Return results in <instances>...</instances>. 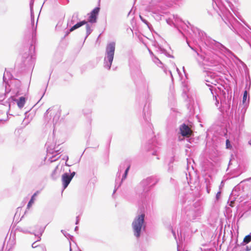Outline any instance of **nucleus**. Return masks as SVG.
Listing matches in <instances>:
<instances>
[{
	"label": "nucleus",
	"mask_w": 251,
	"mask_h": 251,
	"mask_svg": "<svg viewBox=\"0 0 251 251\" xmlns=\"http://www.w3.org/2000/svg\"><path fill=\"white\" fill-rule=\"evenodd\" d=\"M30 12L31 23L30 25L28 27V30L30 34L31 40L28 54L25 53L23 56V63L29 71L31 70L32 71L35 60L34 53L36 43V36L38 20H37L36 24H35L34 12Z\"/></svg>",
	"instance_id": "f257e3e1"
},
{
	"label": "nucleus",
	"mask_w": 251,
	"mask_h": 251,
	"mask_svg": "<svg viewBox=\"0 0 251 251\" xmlns=\"http://www.w3.org/2000/svg\"><path fill=\"white\" fill-rule=\"evenodd\" d=\"M129 200L138 206V216L132 223L134 235L138 240L141 235V182L134 187Z\"/></svg>",
	"instance_id": "f03ea898"
},
{
	"label": "nucleus",
	"mask_w": 251,
	"mask_h": 251,
	"mask_svg": "<svg viewBox=\"0 0 251 251\" xmlns=\"http://www.w3.org/2000/svg\"><path fill=\"white\" fill-rule=\"evenodd\" d=\"M196 59L199 65L216 66L221 63V58L213 53H206L204 56L197 52Z\"/></svg>",
	"instance_id": "7ed1b4c3"
},
{
	"label": "nucleus",
	"mask_w": 251,
	"mask_h": 251,
	"mask_svg": "<svg viewBox=\"0 0 251 251\" xmlns=\"http://www.w3.org/2000/svg\"><path fill=\"white\" fill-rule=\"evenodd\" d=\"M219 77L211 73L207 74L205 76V80L207 82L206 85L209 87V90L213 96V100H215V105L217 106L219 104L218 95L220 92L219 88L216 87V85L218 83Z\"/></svg>",
	"instance_id": "20e7f679"
},
{
	"label": "nucleus",
	"mask_w": 251,
	"mask_h": 251,
	"mask_svg": "<svg viewBox=\"0 0 251 251\" xmlns=\"http://www.w3.org/2000/svg\"><path fill=\"white\" fill-rule=\"evenodd\" d=\"M248 93L247 90L244 92L243 100L238 107L236 116V120L237 124L240 126L243 125L244 122L245 114L249 104V97H248Z\"/></svg>",
	"instance_id": "39448f33"
},
{
	"label": "nucleus",
	"mask_w": 251,
	"mask_h": 251,
	"mask_svg": "<svg viewBox=\"0 0 251 251\" xmlns=\"http://www.w3.org/2000/svg\"><path fill=\"white\" fill-rule=\"evenodd\" d=\"M9 80H10V83L12 85H14L17 89V93H19L21 86V81L19 79L14 78L11 73L7 71L5 69L3 75V82L5 84V92L7 93H9L10 91V89L9 88L10 85L9 84Z\"/></svg>",
	"instance_id": "423d86ee"
},
{
	"label": "nucleus",
	"mask_w": 251,
	"mask_h": 251,
	"mask_svg": "<svg viewBox=\"0 0 251 251\" xmlns=\"http://www.w3.org/2000/svg\"><path fill=\"white\" fill-rule=\"evenodd\" d=\"M116 43L111 42L108 43L105 48V54L104 58L103 67L105 69L109 70L113 61Z\"/></svg>",
	"instance_id": "0eeeda50"
},
{
	"label": "nucleus",
	"mask_w": 251,
	"mask_h": 251,
	"mask_svg": "<svg viewBox=\"0 0 251 251\" xmlns=\"http://www.w3.org/2000/svg\"><path fill=\"white\" fill-rule=\"evenodd\" d=\"M212 6L214 10L218 14L220 17L222 18L223 20H224V19H223L222 17V15L223 17H226L227 19V21L232 25H234L235 19L229 11L225 9V8L222 5L221 1L220 0V6H217L215 2L213 0H212Z\"/></svg>",
	"instance_id": "6e6552de"
},
{
	"label": "nucleus",
	"mask_w": 251,
	"mask_h": 251,
	"mask_svg": "<svg viewBox=\"0 0 251 251\" xmlns=\"http://www.w3.org/2000/svg\"><path fill=\"white\" fill-rule=\"evenodd\" d=\"M56 141L54 140V132L51 137L48 138L47 142L46 143V147H47V151L48 153L53 154L56 153L55 155H53L51 159L56 156V154H59L60 150L57 149V147L56 146Z\"/></svg>",
	"instance_id": "1a4fd4ad"
},
{
	"label": "nucleus",
	"mask_w": 251,
	"mask_h": 251,
	"mask_svg": "<svg viewBox=\"0 0 251 251\" xmlns=\"http://www.w3.org/2000/svg\"><path fill=\"white\" fill-rule=\"evenodd\" d=\"M206 45L210 46L211 48L214 49H220L222 51L228 53V54H231V52L226 49L224 46H223L220 43L217 42L214 40H210L207 43L205 42Z\"/></svg>",
	"instance_id": "9d476101"
},
{
	"label": "nucleus",
	"mask_w": 251,
	"mask_h": 251,
	"mask_svg": "<svg viewBox=\"0 0 251 251\" xmlns=\"http://www.w3.org/2000/svg\"><path fill=\"white\" fill-rule=\"evenodd\" d=\"M50 112V115H52L53 116L52 123L53 125H55L58 120H59L61 112L58 108L55 107H52L49 108L45 113L44 116L46 117L47 116V114Z\"/></svg>",
	"instance_id": "9b49d317"
},
{
	"label": "nucleus",
	"mask_w": 251,
	"mask_h": 251,
	"mask_svg": "<svg viewBox=\"0 0 251 251\" xmlns=\"http://www.w3.org/2000/svg\"><path fill=\"white\" fill-rule=\"evenodd\" d=\"M144 48L145 49L148 50L150 53L151 54V59L152 61L154 62L155 64H156L158 67L159 68L162 69L165 72L166 74H167V71L166 70V68H164V64L163 63L160 61V60L156 56H154L153 54V53L151 51V50L148 48L146 44L144 45Z\"/></svg>",
	"instance_id": "f8f14e48"
},
{
	"label": "nucleus",
	"mask_w": 251,
	"mask_h": 251,
	"mask_svg": "<svg viewBox=\"0 0 251 251\" xmlns=\"http://www.w3.org/2000/svg\"><path fill=\"white\" fill-rule=\"evenodd\" d=\"M100 10L99 7H96L93 9L89 14L88 22L91 24L96 23L97 21L98 15Z\"/></svg>",
	"instance_id": "ddd939ff"
},
{
	"label": "nucleus",
	"mask_w": 251,
	"mask_h": 251,
	"mask_svg": "<svg viewBox=\"0 0 251 251\" xmlns=\"http://www.w3.org/2000/svg\"><path fill=\"white\" fill-rule=\"evenodd\" d=\"M167 24L171 26L174 25L176 27L179 25L180 23H182V21L180 18H179L177 15H172L171 17L166 19Z\"/></svg>",
	"instance_id": "4468645a"
},
{
	"label": "nucleus",
	"mask_w": 251,
	"mask_h": 251,
	"mask_svg": "<svg viewBox=\"0 0 251 251\" xmlns=\"http://www.w3.org/2000/svg\"><path fill=\"white\" fill-rule=\"evenodd\" d=\"M156 183L157 180L156 178L153 177H148L147 179L142 182V184H143L145 186L144 190L145 191H148L150 187L153 186Z\"/></svg>",
	"instance_id": "2eb2a0df"
},
{
	"label": "nucleus",
	"mask_w": 251,
	"mask_h": 251,
	"mask_svg": "<svg viewBox=\"0 0 251 251\" xmlns=\"http://www.w3.org/2000/svg\"><path fill=\"white\" fill-rule=\"evenodd\" d=\"M201 211L200 208L192 209L189 211L187 214L190 220H194L201 216Z\"/></svg>",
	"instance_id": "dca6fc26"
},
{
	"label": "nucleus",
	"mask_w": 251,
	"mask_h": 251,
	"mask_svg": "<svg viewBox=\"0 0 251 251\" xmlns=\"http://www.w3.org/2000/svg\"><path fill=\"white\" fill-rule=\"evenodd\" d=\"M71 180L72 179L70 176L69 174L65 173L62 175V181L63 184V191L68 187Z\"/></svg>",
	"instance_id": "f3484780"
},
{
	"label": "nucleus",
	"mask_w": 251,
	"mask_h": 251,
	"mask_svg": "<svg viewBox=\"0 0 251 251\" xmlns=\"http://www.w3.org/2000/svg\"><path fill=\"white\" fill-rule=\"evenodd\" d=\"M180 133L183 136H188L191 133L190 127L185 124L181 125L179 127Z\"/></svg>",
	"instance_id": "a211bd4d"
},
{
	"label": "nucleus",
	"mask_w": 251,
	"mask_h": 251,
	"mask_svg": "<svg viewBox=\"0 0 251 251\" xmlns=\"http://www.w3.org/2000/svg\"><path fill=\"white\" fill-rule=\"evenodd\" d=\"M130 67L131 68V76L134 81V83L136 86H137L138 81L136 79V78L138 75L140 74V71L139 69H136L133 68L131 65L130 64Z\"/></svg>",
	"instance_id": "6ab92c4d"
},
{
	"label": "nucleus",
	"mask_w": 251,
	"mask_h": 251,
	"mask_svg": "<svg viewBox=\"0 0 251 251\" xmlns=\"http://www.w3.org/2000/svg\"><path fill=\"white\" fill-rule=\"evenodd\" d=\"M192 30L193 31V32L196 34V38L194 39V40L196 42H197V39L198 40H200L201 41H203V40H204V33L202 31L200 30L197 28H194Z\"/></svg>",
	"instance_id": "aec40b11"
},
{
	"label": "nucleus",
	"mask_w": 251,
	"mask_h": 251,
	"mask_svg": "<svg viewBox=\"0 0 251 251\" xmlns=\"http://www.w3.org/2000/svg\"><path fill=\"white\" fill-rule=\"evenodd\" d=\"M45 228H46V226L44 227H40L39 228L38 231L31 232V234H34L35 236L38 237L37 241H39L41 239V236L42 235L43 233H44Z\"/></svg>",
	"instance_id": "412c9836"
},
{
	"label": "nucleus",
	"mask_w": 251,
	"mask_h": 251,
	"mask_svg": "<svg viewBox=\"0 0 251 251\" xmlns=\"http://www.w3.org/2000/svg\"><path fill=\"white\" fill-rule=\"evenodd\" d=\"M26 99L24 97H20L18 100H14L17 102V105L20 108H23L25 103Z\"/></svg>",
	"instance_id": "4be33fe9"
},
{
	"label": "nucleus",
	"mask_w": 251,
	"mask_h": 251,
	"mask_svg": "<svg viewBox=\"0 0 251 251\" xmlns=\"http://www.w3.org/2000/svg\"><path fill=\"white\" fill-rule=\"evenodd\" d=\"M86 24L87 22L85 20H82L77 22L70 28V31H73L74 30L78 28L79 27L82 26L83 25H85Z\"/></svg>",
	"instance_id": "5701e85b"
},
{
	"label": "nucleus",
	"mask_w": 251,
	"mask_h": 251,
	"mask_svg": "<svg viewBox=\"0 0 251 251\" xmlns=\"http://www.w3.org/2000/svg\"><path fill=\"white\" fill-rule=\"evenodd\" d=\"M130 165H128L127 167L126 168L124 173L123 175L122 178L121 179H120V182L117 186V188H119L121 186L124 180H125L127 176L128 173V172H129V170L130 169Z\"/></svg>",
	"instance_id": "b1692460"
},
{
	"label": "nucleus",
	"mask_w": 251,
	"mask_h": 251,
	"mask_svg": "<svg viewBox=\"0 0 251 251\" xmlns=\"http://www.w3.org/2000/svg\"><path fill=\"white\" fill-rule=\"evenodd\" d=\"M156 51L158 52L160 54H163L165 56H168L169 57H173V56L171 55H170L167 50L164 49V48H162L160 46H158L156 47Z\"/></svg>",
	"instance_id": "393cba45"
},
{
	"label": "nucleus",
	"mask_w": 251,
	"mask_h": 251,
	"mask_svg": "<svg viewBox=\"0 0 251 251\" xmlns=\"http://www.w3.org/2000/svg\"><path fill=\"white\" fill-rule=\"evenodd\" d=\"M121 172H122V171H119V170H118V171L116 175V179H115V189L113 191V194L114 193H115V192L118 189V188H117V186H118V185L120 182V179H121L120 176H121Z\"/></svg>",
	"instance_id": "a878e982"
},
{
	"label": "nucleus",
	"mask_w": 251,
	"mask_h": 251,
	"mask_svg": "<svg viewBox=\"0 0 251 251\" xmlns=\"http://www.w3.org/2000/svg\"><path fill=\"white\" fill-rule=\"evenodd\" d=\"M144 87L145 89H146V91L145 92L144 95L146 99H147V102H149L150 104L151 101V98H150V95L148 90V85L146 84H144Z\"/></svg>",
	"instance_id": "bb28decb"
},
{
	"label": "nucleus",
	"mask_w": 251,
	"mask_h": 251,
	"mask_svg": "<svg viewBox=\"0 0 251 251\" xmlns=\"http://www.w3.org/2000/svg\"><path fill=\"white\" fill-rule=\"evenodd\" d=\"M86 25V34L84 38V40L83 43H84L86 38L88 37V36L92 33L93 30L91 29V25L90 24L87 23Z\"/></svg>",
	"instance_id": "cd10ccee"
},
{
	"label": "nucleus",
	"mask_w": 251,
	"mask_h": 251,
	"mask_svg": "<svg viewBox=\"0 0 251 251\" xmlns=\"http://www.w3.org/2000/svg\"><path fill=\"white\" fill-rule=\"evenodd\" d=\"M38 192H35L31 197L30 200L29 201L27 205V209H29L30 207L32 206L33 203L34 202L35 197L37 195Z\"/></svg>",
	"instance_id": "c85d7f7f"
},
{
	"label": "nucleus",
	"mask_w": 251,
	"mask_h": 251,
	"mask_svg": "<svg viewBox=\"0 0 251 251\" xmlns=\"http://www.w3.org/2000/svg\"><path fill=\"white\" fill-rule=\"evenodd\" d=\"M180 4L181 2L179 0H173L171 2H169L167 4V6L168 7H172L175 6V5H179Z\"/></svg>",
	"instance_id": "c756f323"
},
{
	"label": "nucleus",
	"mask_w": 251,
	"mask_h": 251,
	"mask_svg": "<svg viewBox=\"0 0 251 251\" xmlns=\"http://www.w3.org/2000/svg\"><path fill=\"white\" fill-rule=\"evenodd\" d=\"M128 165H130L127 161H124L121 163L119 166L118 170L119 171H123L125 167H127Z\"/></svg>",
	"instance_id": "7c9ffc66"
},
{
	"label": "nucleus",
	"mask_w": 251,
	"mask_h": 251,
	"mask_svg": "<svg viewBox=\"0 0 251 251\" xmlns=\"http://www.w3.org/2000/svg\"><path fill=\"white\" fill-rule=\"evenodd\" d=\"M57 167H56L54 169V170L53 171V172H52L51 175V177L52 179L54 180L57 179L59 177V175L57 174Z\"/></svg>",
	"instance_id": "2f4dec72"
},
{
	"label": "nucleus",
	"mask_w": 251,
	"mask_h": 251,
	"mask_svg": "<svg viewBox=\"0 0 251 251\" xmlns=\"http://www.w3.org/2000/svg\"><path fill=\"white\" fill-rule=\"evenodd\" d=\"M134 37H137L140 42L141 41V32L138 30H134V32L132 31Z\"/></svg>",
	"instance_id": "473e14b6"
},
{
	"label": "nucleus",
	"mask_w": 251,
	"mask_h": 251,
	"mask_svg": "<svg viewBox=\"0 0 251 251\" xmlns=\"http://www.w3.org/2000/svg\"><path fill=\"white\" fill-rule=\"evenodd\" d=\"M251 241V234L246 236L243 240V245L249 243Z\"/></svg>",
	"instance_id": "72a5a7b5"
},
{
	"label": "nucleus",
	"mask_w": 251,
	"mask_h": 251,
	"mask_svg": "<svg viewBox=\"0 0 251 251\" xmlns=\"http://www.w3.org/2000/svg\"><path fill=\"white\" fill-rule=\"evenodd\" d=\"M61 232L64 235V236L67 237H73V236L71 235L69 233H67L66 231H65L64 230H61Z\"/></svg>",
	"instance_id": "f704fd0d"
},
{
	"label": "nucleus",
	"mask_w": 251,
	"mask_h": 251,
	"mask_svg": "<svg viewBox=\"0 0 251 251\" xmlns=\"http://www.w3.org/2000/svg\"><path fill=\"white\" fill-rule=\"evenodd\" d=\"M142 21V22L144 23L147 27L151 30V25L146 20L143 19V18Z\"/></svg>",
	"instance_id": "c9c22d12"
},
{
	"label": "nucleus",
	"mask_w": 251,
	"mask_h": 251,
	"mask_svg": "<svg viewBox=\"0 0 251 251\" xmlns=\"http://www.w3.org/2000/svg\"><path fill=\"white\" fill-rule=\"evenodd\" d=\"M33 3L34 0H30L29 6H30V11H33Z\"/></svg>",
	"instance_id": "e433bc0d"
},
{
	"label": "nucleus",
	"mask_w": 251,
	"mask_h": 251,
	"mask_svg": "<svg viewBox=\"0 0 251 251\" xmlns=\"http://www.w3.org/2000/svg\"><path fill=\"white\" fill-rule=\"evenodd\" d=\"M136 102L138 104V106H140V96H137L136 98Z\"/></svg>",
	"instance_id": "4c0bfd02"
},
{
	"label": "nucleus",
	"mask_w": 251,
	"mask_h": 251,
	"mask_svg": "<svg viewBox=\"0 0 251 251\" xmlns=\"http://www.w3.org/2000/svg\"><path fill=\"white\" fill-rule=\"evenodd\" d=\"M73 19H75V20H77L78 19V13L75 12L74 13L73 16Z\"/></svg>",
	"instance_id": "58836bf2"
},
{
	"label": "nucleus",
	"mask_w": 251,
	"mask_h": 251,
	"mask_svg": "<svg viewBox=\"0 0 251 251\" xmlns=\"http://www.w3.org/2000/svg\"><path fill=\"white\" fill-rule=\"evenodd\" d=\"M6 94H8L7 93H6L5 92L4 94L3 93H0V100H2V101L3 100L5 99V95Z\"/></svg>",
	"instance_id": "ea45409f"
},
{
	"label": "nucleus",
	"mask_w": 251,
	"mask_h": 251,
	"mask_svg": "<svg viewBox=\"0 0 251 251\" xmlns=\"http://www.w3.org/2000/svg\"><path fill=\"white\" fill-rule=\"evenodd\" d=\"M144 218V215L142 214V230H145V225Z\"/></svg>",
	"instance_id": "a19ab883"
},
{
	"label": "nucleus",
	"mask_w": 251,
	"mask_h": 251,
	"mask_svg": "<svg viewBox=\"0 0 251 251\" xmlns=\"http://www.w3.org/2000/svg\"><path fill=\"white\" fill-rule=\"evenodd\" d=\"M226 148H227V149H229L231 147L230 144V142H229V140H228V139H227L226 140Z\"/></svg>",
	"instance_id": "79ce46f5"
},
{
	"label": "nucleus",
	"mask_w": 251,
	"mask_h": 251,
	"mask_svg": "<svg viewBox=\"0 0 251 251\" xmlns=\"http://www.w3.org/2000/svg\"><path fill=\"white\" fill-rule=\"evenodd\" d=\"M75 21H76L75 20V19H72V20L70 21H68V23H67V25H73L74 23H75Z\"/></svg>",
	"instance_id": "37998d69"
},
{
	"label": "nucleus",
	"mask_w": 251,
	"mask_h": 251,
	"mask_svg": "<svg viewBox=\"0 0 251 251\" xmlns=\"http://www.w3.org/2000/svg\"><path fill=\"white\" fill-rule=\"evenodd\" d=\"M50 77H49V78L48 81V82H47V84H46V86L45 89V90H44V92H43V95H42V98L44 96V95H45V93H46V90H47V87H48V86L49 81V80H50Z\"/></svg>",
	"instance_id": "c03bdc74"
},
{
	"label": "nucleus",
	"mask_w": 251,
	"mask_h": 251,
	"mask_svg": "<svg viewBox=\"0 0 251 251\" xmlns=\"http://www.w3.org/2000/svg\"><path fill=\"white\" fill-rule=\"evenodd\" d=\"M40 167L39 165H33L32 166H31V169L32 170H37L38 168H39Z\"/></svg>",
	"instance_id": "a18cd8bd"
},
{
	"label": "nucleus",
	"mask_w": 251,
	"mask_h": 251,
	"mask_svg": "<svg viewBox=\"0 0 251 251\" xmlns=\"http://www.w3.org/2000/svg\"><path fill=\"white\" fill-rule=\"evenodd\" d=\"M71 31H70V29L69 30H67L66 32H65V34L63 37V38H65L67 36H68L70 33L71 32Z\"/></svg>",
	"instance_id": "49530a36"
},
{
	"label": "nucleus",
	"mask_w": 251,
	"mask_h": 251,
	"mask_svg": "<svg viewBox=\"0 0 251 251\" xmlns=\"http://www.w3.org/2000/svg\"><path fill=\"white\" fill-rule=\"evenodd\" d=\"M75 172H73L72 173H71L70 174V177H71L72 179H73V178L74 177V176H75Z\"/></svg>",
	"instance_id": "de8ad7c7"
},
{
	"label": "nucleus",
	"mask_w": 251,
	"mask_h": 251,
	"mask_svg": "<svg viewBox=\"0 0 251 251\" xmlns=\"http://www.w3.org/2000/svg\"><path fill=\"white\" fill-rule=\"evenodd\" d=\"M40 248L41 249V251H46V247L44 246H40Z\"/></svg>",
	"instance_id": "09e8293b"
},
{
	"label": "nucleus",
	"mask_w": 251,
	"mask_h": 251,
	"mask_svg": "<svg viewBox=\"0 0 251 251\" xmlns=\"http://www.w3.org/2000/svg\"><path fill=\"white\" fill-rule=\"evenodd\" d=\"M37 242V240H36L35 242H34L33 243H32V247L33 248H36V247H37L38 246V245H35V244H36V243Z\"/></svg>",
	"instance_id": "8fccbe9b"
},
{
	"label": "nucleus",
	"mask_w": 251,
	"mask_h": 251,
	"mask_svg": "<svg viewBox=\"0 0 251 251\" xmlns=\"http://www.w3.org/2000/svg\"><path fill=\"white\" fill-rule=\"evenodd\" d=\"M79 222V216H78L76 217V221H75V225L78 224Z\"/></svg>",
	"instance_id": "3c124183"
},
{
	"label": "nucleus",
	"mask_w": 251,
	"mask_h": 251,
	"mask_svg": "<svg viewBox=\"0 0 251 251\" xmlns=\"http://www.w3.org/2000/svg\"><path fill=\"white\" fill-rule=\"evenodd\" d=\"M220 195H221V192H220V191H219V192L217 193V194H216V199H217V200H218V199H219V197H220Z\"/></svg>",
	"instance_id": "603ef678"
},
{
	"label": "nucleus",
	"mask_w": 251,
	"mask_h": 251,
	"mask_svg": "<svg viewBox=\"0 0 251 251\" xmlns=\"http://www.w3.org/2000/svg\"><path fill=\"white\" fill-rule=\"evenodd\" d=\"M31 73H30V75H29V83H28V87L29 86V84H30V80H31Z\"/></svg>",
	"instance_id": "864d4df0"
},
{
	"label": "nucleus",
	"mask_w": 251,
	"mask_h": 251,
	"mask_svg": "<svg viewBox=\"0 0 251 251\" xmlns=\"http://www.w3.org/2000/svg\"><path fill=\"white\" fill-rule=\"evenodd\" d=\"M140 245H141V243L140 242L138 241L136 246L140 247Z\"/></svg>",
	"instance_id": "5fc2aeb1"
},
{
	"label": "nucleus",
	"mask_w": 251,
	"mask_h": 251,
	"mask_svg": "<svg viewBox=\"0 0 251 251\" xmlns=\"http://www.w3.org/2000/svg\"><path fill=\"white\" fill-rule=\"evenodd\" d=\"M172 233H173V235H174V236L175 237V238H176V233H175V232L173 231V230H172Z\"/></svg>",
	"instance_id": "6e6d98bb"
},
{
	"label": "nucleus",
	"mask_w": 251,
	"mask_h": 251,
	"mask_svg": "<svg viewBox=\"0 0 251 251\" xmlns=\"http://www.w3.org/2000/svg\"><path fill=\"white\" fill-rule=\"evenodd\" d=\"M78 230V226H75V231H77V230Z\"/></svg>",
	"instance_id": "4d7b16f0"
},
{
	"label": "nucleus",
	"mask_w": 251,
	"mask_h": 251,
	"mask_svg": "<svg viewBox=\"0 0 251 251\" xmlns=\"http://www.w3.org/2000/svg\"><path fill=\"white\" fill-rule=\"evenodd\" d=\"M20 231H22V232H24V233H26V232H27L26 230H23V229H20Z\"/></svg>",
	"instance_id": "13d9d810"
},
{
	"label": "nucleus",
	"mask_w": 251,
	"mask_h": 251,
	"mask_svg": "<svg viewBox=\"0 0 251 251\" xmlns=\"http://www.w3.org/2000/svg\"><path fill=\"white\" fill-rule=\"evenodd\" d=\"M6 120H3V119H0V123L1 122H5Z\"/></svg>",
	"instance_id": "bf43d9fd"
},
{
	"label": "nucleus",
	"mask_w": 251,
	"mask_h": 251,
	"mask_svg": "<svg viewBox=\"0 0 251 251\" xmlns=\"http://www.w3.org/2000/svg\"><path fill=\"white\" fill-rule=\"evenodd\" d=\"M248 143L251 146V139L249 141Z\"/></svg>",
	"instance_id": "052dcab7"
},
{
	"label": "nucleus",
	"mask_w": 251,
	"mask_h": 251,
	"mask_svg": "<svg viewBox=\"0 0 251 251\" xmlns=\"http://www.w3.org/2000/svg\"><path fill=\"white\" fill-rule=\"evenodd\" d=\"M169 74H170V75H171V77H173V75H172V72H171V71H169Z\"/></svg>",
	"instance_id": "680f3d73"
},
{
	"label": "nucleus",
	"mask_w": 251,
	"mask_h": 251,
	"mask_svg": "<svg viewBox=\"0 0 251 251\" xmlns=\"http://www.w3.org/2000/svg\"><path fill=\"white\" fill-rule=\"evenodd\" d=\"M139 18H140V19H141L142 16H141V14L140 13L139 14Z\"/></svg>",
	"instance_id": "e2e57ef3"
},
{
	"label": "nucleus",
	"mask_w": 251,
	"mask_h": 251,
	"mask_svg": "<svg viewBox=\"0 0 251 251\" xmlns=\"http://www.w3.org/2000/svg\"><path fill=\"white\" fill-rule=\"evenodd\" d=\"M2 100H0V104H2Z\"/></svg>",
	"instance_id": "0e129e2a"
},
{
	"label": "nucleus",
	"mask_w": 251,
	"mask_h": 251,
	"mask_svg": "<svg viewBox=\"0 0 251 251\" xmlns=\"http://www.w3.org/2000/svg\"><path fill=\"white\" fill-rule=\"evenodd\" d=\"M70 251H72V248H71V247H70Z\"/></svg>",
	"instance_id": "69168bd1"
},
{
	"label": "nucleus",
	"mask_w": 251,
	"mask_h": 251,
	"mask_svg": "<svg viewBox=\"0 0 251 251\" xmlns=\"http://www.w3.org/2000/svg\"><path fill=\"white\" fill-rule=\"evenodd\" d=\"M176 70H177V71L178 72H179V70H178V68H176Z\"/></svg>",
	"instance_id": "338daca9"
},
{
	"label": "nucleus",
	"mask_w": 251,
	"mask_h": 251,
	"mask_svg": "<svg viewBox=\"0 0 251 251\" xmlns=\"http://www.w3.org/2000/svg\"><path fill=\"white\" fill-rule=\"evenodd\" d=\"M55 160H56V159H54L51 160V161L52 162V161H55Z\"/></svg>",
	"instance_id": "774afa93"
}]
</instances>
